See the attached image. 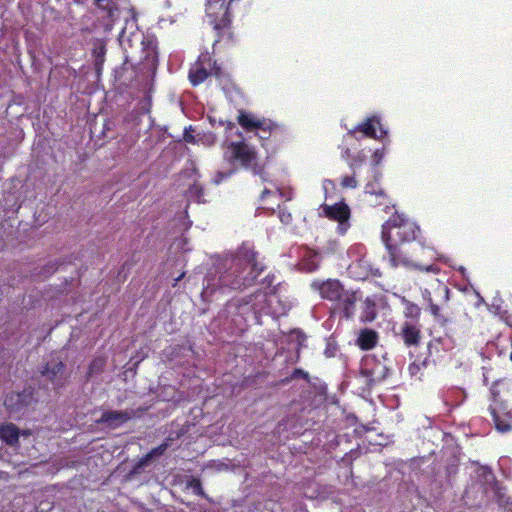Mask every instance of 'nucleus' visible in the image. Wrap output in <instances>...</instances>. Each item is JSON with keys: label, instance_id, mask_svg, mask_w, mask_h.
Masks as SVG:
<instances>
[{"label": "nucleus", "instance_id": "f704fd0d", "mask_svg": "<svg viewBox=\"0 0 512 512\" xmlns=\"http://www.w3.org/2000/svg\"><path fill=\"white\" fill-rule=\"evenodd\" d=\"M95 2V4L103 9V10H106L108 12H111L112 11V0H93Z\"/></svg>", "mask_w": 512, "mask_h": 512}, {"label": "nucleus", "instance_id": "de8ad7c7", "mask_svg": "<svg viewBox=\"0 0 512 512\" xmlns=\"http://www.w3.org/2000/svg\"><path fill=\"white\" fill-rule=\"evenodd\" d=\"M263 209H266V210L272 209V210L274 211V209H273V208L265 207V206L263 207Z\"/></svg>", "mask_w": 512, "mask_h": 512}, {"label": "nucleus", "instance_id": "473e14b6", "mask_svg": "<svg viewBox=\"0 0 512 512\" xmlns=\"http://www.w3.org/2000/svg\"><path fill=\"white\" fill-rule=\"evenodd\" d=\"M189 487L192 489L194 494L204 496V492H203L201 483L198 479L191 480L189 482Z\"/></svg>", "mask_w": 512, "mask_h": 512}, {"label": "nucleus", "instance_id": "aec40b11", "mask_svg": "<svg viewBox=\"0 0 512 512\" xmlns=\"http://www.w3.org/2000/svg\"><path fill=\"white\" fill-rule=\"evenodd\" d=\"M214 77L218 80L224 91H231L236 88L230 73L224 71L218 63L216 64V69L214 70Z\"/></svg>", "mask_w": 512, "mask_h": 512}, {"label": "nucleus", "instance_id": "1a4fd4ad", "mask_svg": "<svg viewBox=\"0 0 512 512\" xmlns=\"http://www.w3.org/2000/svg\"><path fill=\"white\" fill-rule=\"evenodd\" d=\"M34 400L33 391L29 388L8 394L4 404L11 415L18 416L23 414Z\"/></svg>", "mask_w": 512, "mask_h": 512}, {"label": "nucleus", "instance_id": "b1692460", "mask_svg": "<svg viewBox=\"0 0 512 512\" xmlns=\"http://www.w3.org/2000/svg\"><path fill=\"white\" fill-rule=\"evenodd\" d=\"M403 306V314L406 318L417 319L420 316L421 309L418 305L406 300L402 299Z\"/></svg>", "mask_w": 512, "mask_h": 512}, {"label": "nucleus", "instance_id": "20e7f679", "mask_svg": "<svg viewBox=\"0 0 512 512\" xmlns=\"http://www.w3.org/2000/svg\"><path fill=\"white\" fill-rule=\"evenodd\" d=\"M275 296L268 297L266 292L261 290L245 298H233L228 301L224 308L225 317L230 320H261L268 317L272 320H279L283 315L277 312L275 306L279 305Z\"/></svg>", "mask_w": 512, "mask_h": 512}, {"label": "nucleus", "instance_id": "dca6fc26", "mask_svg": "<svg viewBox=\"0 0 512 512\" xmlns=\"http://www.w3.org/2000/svg\"><path fill=\"white\" fill-rule=\"evenodd\" d=\"M377 341V333L370 329L361 330L357 338V344L362 350L372 349L377 344Z\"/></svg>", "mask_w": 512, "mask_h": 512}, {"label": "nucleus", "instance_id": "c9c22d12", "mask_svg": "<svg viewBox=\"0 0 512 512\" xmlns=\"http://www.w3.org/2000/svg\"><path fill=\"white\" fill-rule=\"evenodd\" d=\"M104 365V360L102 358L95 359L90 365V374L98 372L102 369Z\"/></svg>", "mask_w": 512, "mask_h": 512}, {"label": "nucleus", "instance_id": "c03bdc74", "mask_svg": "<svg viewBox=\"0 0 512 512\" xmlns=\"http://www.w3.org/2000/svg\"><path fill=\"white\" fill-rule=\"evenodd\" d=\"M20 435L27 437V436L30 435V431L29 430H23L22 432H20Z\"/></svg>", "mask_w": 512, "mask_h": 512}, {"label": "nucleus", "instance_id": "c756f323", "mask_svg": "<svg viewBox=\"0 0 512 512\" xmlns=\"http://www.w3.org/2000/svg\"><path fill=\"white\" fill-rule=\"evenodd\" d=\"M357 180L355 178V173L353 172V175L351 176H343L342 179H341V186L342 188L346 189V188H356L357 187Z\"/></svg>", "mask_w": 512, "mask_h": 512}, {"label": "nucleus", "instance_id": "37998d69", "mask_svg": "<svg viewBox=\"0 0 512 512\" xmlns=\"http://www.w3.org/2000/svg\"><path fill=\"white\" fill-rule=\"evenodd\" d=\"M370 275L379 277V276H381V272H380V270L378 268L371 269L370 270Z\"/></svg>", "mask_w": 512, "mask_h": 512}, {"label": "nucleus", "instance_id": "58836bf2", "mask_svg": "<svg viewBox=\"0 0 512 512\" xmlns=\"http://www.w3.org/2000/svg\"><path fill=\"white\" fill-rule=\"evenodd\" d=\"M354 155H352L350 148L344 147L341 149V157L348 162Z\"/></svg>", "mask_w": 512, "mask_h": 512}, {"label": "nucleus", "instance_id": "2f4dec72", "mask_svg": "<svg viewBox=\"0 0 512 512\" xmlns=\"http://www.w3.org/2000/svg\"><path fill=\"white\" fill-rule=\"evenodd\" d=\"M337 352V345L331 339H329L326 343V348L324 354L326 357H334Z\"/></svg>", "mask_w": 512, "mask_h": 512}, {"label": "nucleus", "instance_id": "9d476101", "mask_svg": "<svg viewBox=\"0 0 512 512\" xmlns=\"http://www.w3.org/2000/svg\"><path fill=\"white\" fill-rule=\"evenodd\" d=\"M237 122L246 132L259 130L264 133H270L273 128L270 120L258 118L245 110H239Z\"/></svg>", "mask_w": 512, "mask_h": 512}, {"label": "nucleus", "instance_id": "a18cd8bd", "mask_svg": "<svg viewBox=\"0 0 512 512\" xmlns=\"http://www.w3.org/2000/svg\"><path fill=\"white\" fill-rule=\"evenodd\" d=\"M294 375H303V376H306V374H304V372L302 370H295L294 372Z\"/></svg>", "mask_w": 512, "mask_h": 512}, {"label": "nucleus", "instance_id": "6ab92c4d", "mask_svg": "<svg viewBox=\"0 0 512 512\" xmlns=\"http://www.w3.org/2000/svg\"><path fill=\"white\" fill-rule=\"evenodd\" d=\"M168 446H169V443L166 441V442L162 443L161 445H159L158 447L152 449L146 456H144L143 458H141L138 461V463L133 468V472L140 473L141 469L143 467H145L146 465H148V463L154 457L162 455L165 452V450L168 448Z\"/></svg>", "mask_w": 512, "mask_h": 512}, {"label": "nucleus", "instance_id": "4be33fe9", "mask_svg": "<svg viewBox=\"0 0 512 512\" xmlns=\"http://www.w3.org/2000/svg\"><path fill=\"white\" fill-rule=\"evenodd\" d=\"M493 400L492 403L489 405V411L492 416V418H495V416L502 417L504 413H511L508 409V406L505 402L499 400L496 396V394L492 391Z\"/></svg>", "mask_w": 512, "mask_h": 512}, {"label": "nucleus", "instance_id": "4c0bfd02", "mask_svg": "<svg viewBox=\"0 0 512 512\" xmlns=\"http://www.w3.org/2000/svg\"><path fill=\"white\" fill-rule=\"evenodd\" d=\"M272 126H273V128H272V130H271L270 134H269V132L264 133V132L260 131V133L258 134V136H259V138H260L262 141L269 139V137L272 135V133H273L275 130H277V129H278V125H277V124H275V123H273V122H272Z\"/></svg>", "mask_w": 512, "mask_h": 512}, {"label": "nucleus", "instance_id": "49530a36", "mask_svg": "<svg viewBox=\"0 0 512 512\" xmlns=\"http://www.w3.org/2000/svg\"><path fill=\"white\" fill-rule=\"evenodd\" d=\"M184 277V273H182L179 277L176 278V282L181 280Z\"/></svg>", "mask_w": 512, "mask_h": 512}, {"label": "nucleus", "instance_id": "f257e3e1", "mask_svg": "<svg viewBox=\"0 0 512 512\" xmlns=\"http://www.w3.org/2000/svg\"><path fill=\"white\" fill-rule=\"evenodd\" d=\"M310 288L322 299L334 302L331 319L348 320L357 316L359 320H375L389 315L390 307L383 295L364 297L359 289L345 290L338 279H315Z\"/></svg>", "mask_w": 512, "mask_h": 512}, {"label": "nucleus", "instance_id": "f3484780", "mask_svg": "<svg viewBox=\"0 0 512 512\" xmlns=\"http://www.w3.org/2000/svg\"><path fill=\"white\" fill-rule=\"evenodd\" d=\"M20 431L16 425L9 423L0 426V438L2 441L13 446L18 442Z\"/></svg>", "mask_w": 512, "mask_h": 512}, {"label": "nucleus", "instance_id": "cd10ccee", "mask_svg": "<svg viewBox=\"0 0 512 512\" xmlns=\"http://www.w3.org/2000/svg\"><path fill=\"white\" fill-rule=\"evenodd\" d=\"M276 276L272 273H268L262 280V285L266 289H270L271 293H276L277 284H275Z\"/></svg>", "mask_w": 512, "mask_h": 512}, {"label": "nucleus", "instance_id": "412c9836", "mask_svg": "<svg viewBox=\"0 0 512 512\" xmlns=\"http://www.w3.org/2000/svg\"><path fill=\"white\" fill-rule=\"evenodd\" d=\"M477 474L478 477L480 478L481 484L484 486L485 492L494 489L495 477L488 467H480L477 470Z\"/></svg>", "mask_w": 512, "mask_h": 512}, {"label": "nucleus", "instance_id": "f8f14e48", "mask_svg": "<svg viewBox=\"0 0 512 512\" xmlns=\"http://www.w3.org/2000/svg\"><path fill=\"white\" fill-rule=\"evenodd\" d=\"M135 416L134 410H124V411H107L104 412L100 419L97 420L98 423L105 424L110 428H117L130 420Z\"/></svg>", "mask_w": 512, "mask_h": 512}, {"label": "nucleus", "instance_id": "7ed1b4c3", "mask_svg": "<svg viewBox=\"0 0 512 512\" xmlns=\"http://www.w3.org/2000/svg\"><path fill=\"white\" fill-rule=\"evenodd\" d=\"M420 235L421 230L416 222L397 211L383 223L381 237L392 267L410 264L409 255L403 248L412 242H419Z\"/></svg>", "mask_w": 512, "mask_h": 512}, {"label": "nucleus", "instance_id": "5701e85b", "mask_svg": "<svg viewBox=\"0 0 512 512\" xmlns=\"http://www.w3.org/2000/svg\"><path fill=\"white\" fill-rule=\"evenodd\" d=\"M493 422L497 431L501 433L508 432L512 429V413H504L502 417L495 416Z\"/></svg>", "mask_w": 512, "mask_h": 512}, {"label": "nucleus", "instance_id": "79ce46f5", "mask_svg": "<svg viewBox=\"0 0 512 512\" xmlns=\"http://www.w3.org/2000/svg\"><path fill=\"white\" fill-rule=\"evenodd\" d=\"M44 269L47 274H52L58 269V266L56 263H49Z\"/></svg>", "mask_w": 512, "mask_h": 512}, {"label": "nucleus", "instance_id": "423d86ee", "mask_svg": "<svg viewBox=\"0 0 512 512\" xmlns=\"http://www.w3.org/2000/svg\"><path fill=\"white\" fill-rule=\"evenodd\" d=\"M449 294L448 286L436 278L432 279L429 288L424 289L423 299L427 303L432 317H445L449 310Z\"/></svg>", "mask_w": 512, "mask_h": 512}, {"label": "nucleus", "instance_id": "f03ea898", "mask_svg": "<svg viewBox=\"0 0 512 512\" xmlns=\"http://www.w3.org/2000/svg\"><path fill=\"white\" fill-rule=\"evenodd\" d=\"M257 255L253 247L242 244L234 254L219 263L214 273L207 274L202 297L206 299L224 288L237 290L253 285L264 270V266L257 261Z\"/></svg>", "mask_w": 512, "mask_h": 512}, {"label": "nucleus", "instance_id": "c85d7f7f", "mask_svg": "<svg viewBox=\"0 0 512 512\" xmlns=\"http://www.w3.org/2000/svg\"><path fill=\"white\" fill-rule=\"evenodd\" d=\"M278 207V217L280 221L288 225L292 222V214L288 211L286 207H281L280 204H277Z\"/></svg>", "mask_w": 512, "mask_h": 512}, {"label": "nucleus", "instance_id": "6e6552de", "mask_svg": "<svg viewBox=\"0 0 512 512\" xmlns=\"http://www.w3.org/2000/svg\"><path fill=\"white\" fill-rule=\"evenodd\" d=\"M357 132H361L365 137L372 139H383L387 136V130L382 126L381 119L378 115H372L366 118L364 122L348 130L346 135L354 137Z\"/></svg>", "mask_w": 512, "mask_h": 512}, {"label": "nucleus", "instance_id": "a878e982", "mask_svg": "<svg viewBox=\"0 0 512 512\" xmlns=\"http://www.w3.org/2000/svg\"><path fill=\"white\" fill-rule=\"evenodd\" d=\"M366 162V155L363 151L356 153L348 162L349 168L355 173L356 169Z\"/></svg>", "mask_w": 512, "mask_h": 512}, {"label": "nucleus", "instance_id": "393cba45", "mask_svg": "<svg viewBox=\"0 0 512 512\" xmlns=\"http://www.w3.org/2000/svg\"><path fill=\"white\" fill-rule=\"evenodd\" d=\"M465 398L466 394L464 390L460 388H453L446 394L445 401L451 402L453 405L458 406L465 400Z\"/></svg>", "mask_w": 512, "mask_h": 512}, {"label": "nucleus", "instance_id": "2eb2a0df", "mask_svg": "<svg viewBox=\"0 0 512 512\" xmlns=\"http://www.w3.org/2000/svg\"><path fill=\"white\" fill-rule=\"evenodd\" d=\"M401 337L406 345H417L419 341V328L416 323L405 322L401 328Z\"/></svg>", "mask_w": 512, "mask_h": 512}, {"label": "nucleus", "instance_id": "e433bc0d", "mask_svg": "<svg viewBox=\"0 0 512 512\" xmlns=\"http://www.w3.org/2000/svg\"><path fill=\"white\" fill-rule=\"evenodd\" d=\"M415 266L421 271L433 272L435 274H437L439 272V268L434 264H430L427 266H421V265H415Z\"/></svg>", "mask_w": 512, "mask_h": 512}, {"label": "nucleus", "instance_id": "72a5a7b5", "mask_svg": "<svg viewBox=\"0 0 512 512\" xmlns=\"http://www.w3.org/2000/svg\"><path fill=\"white\" fill-rule=\"evenodd\" d=\"M268 197L281 198V193L279 191H272L265 188L260 195V200L264 201Z\"/></svg>", "mask_w": 512, "mask_h": 512}, {"label": "nucleus", "instance_id": "9b49d317", "mask_svg": "<svg viewBox=\"0 0 512 512\" xmlns=\"http://www.w3.org/2000/svg\"><path fill=\"white\" fill-rule=\"evenodd\" d=\"M64 369L65 366L62 361L52 359L45 365L41 373L47 380L52 382L54 387H60L66 379Z\"/></svg>", "mask_w": 512, "mask_h": 512}, {"label": "nucleus", "instance_id": "bb28decb", "mask_svg": "<svg viewBox=\"0 0 512 512\" xmlns=\"http://www.w3.org/2000/svg\"><path fill=\"white\" fill-rule=\"evenodd\" d=\"M93 56L95 57L96 66L102 65L106 54V48L103 44H100L93 48Z\"/></svg>", "mask_w": 512, "mask_h": 512}, {"label": "nucleus", "instance_id": "ddd939ff", "mask_svg": "<svg viewBox=\"0 0 512 512\" xmlns=\"http://www.w3.org/2000/svg\"><path fill=\"white\" fill-rule=\"evenodd\" d=\"M323 213L330 220L337 221L341 224L347 222L350 218V208L342 201L333 205H324Z\"/></svg>", "mask_w": 512, "mask_h": 512}, {"label": "nucleus", "instance_id": "a19ab883", "mask_svg": "<svg viewBox=\"0 0 512 512\" xmlns=\"http://www.w3.org/2000/svg\"><path fill=\"white\" fill-rule=\"evenodd\" d=\"M184 140L187 143H195L196 142V139H195L194 135L191 132L187 131V130H185V132H184Z\"/></svg>", "mask_w": 512, "mask_h": 512}, {"label": "nucleus", "instance_id": "39448f33", "mask_svg": "<svg viewBox=\"0 0 512 512\" xmlns=\"http://www.w3.org/2000/svg\"><path fill=\"white\" fill-rule=\"evenodd\" d=\"M224 159L229 164L249 170L264 179L265 166L259 161L255 148L246 142H230L224 152Z\"/></svg>", "mask_w": 512, "mask_h": 512}, {"label": "nucleus", "instance_id": "0eeeda50", "mask_svg": "<svg viewBox=\"0 0 512 512\" xmlns=\"http://www.w3.org/2000/svg\"><path fill=\"white\" fill-rule=\"evenodd\" d=\"M217 61L208 53H201L188 71V80L193 87L203 84L209 76H214Z\"/></svg>", "mask_w": 512, "mask_h": 512}, {"label": "nucleus", "instance_id": "ea45409f", "mask_svg": "<svg viewBox=\"0 0 512 512\" xmlns=\"http://www.w3.org/2000/svg\"><path fill=\"white\" fill-rule=\"evenodd\" d=\"M419 369V364L417 362H413L412 364L409 365L408 368L411 376H417V374L420 372Z\"/></svg>", "mask_w": 512, "mask_h": 512}, {"label": "nucleus", "instance_id": "7c9ffc66", "mask_svg": "<svg viewBox=\"0 0 512 512\" xmlns=\"http://www.w3.org/2000/svg\"><path fill=\"white\" fill-rule=\"evenodd\" d=\"M290 339L291 341H296L297 345L301 347L306 340V336L299 330H293L290 334Z\"/></svg>", "mask_w": 512, "mask_h": 512}, {"label": "nucleus", "instance_id": "4468645a", "mask_svg": "<svg viewBox=\"0 0 512 512\" xmlns=\"http://www.w3.org/2000/svg\"><path fill=\"white\" fill-rule=\"evenodd\" d=\"M365 195L367 202L371 206H379L386 204L388 196L386 192L379 186L377 182H371L365 186Z\"/></svg>", "mask_w": 512, "mask_h": 512}, {"label": "nucleus", "instance_id": "a211bd4d", "mask_svg": "<svg viewBox=\"0 0 512 512\" xmlns=\"http://www.w3.org/2000/svg\"><path fill=\"white\" fill-rule=\"evenodd\" d=\"M300 266L306 272L316 271L320 266L319 253L312 250L307 251L300 261Z\"/></svg>", "mask_w": 512, "mask_h": 512}]
</instances>
